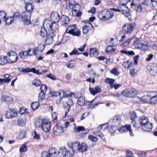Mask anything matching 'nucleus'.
<instances>
[{
  "mask_svg": "<svg viewBox=\"0 0 157 157\" xmlns=\"http://www.w3.org/2000/svg\"><path fill=\"white\" fill-rule=\"evenodd\" d=\"M17 114V112L13 109H10L7 111L6 115V117L8 119H10L15 117Z\"/></svg>",
  "mask_w": 157,
  "mask_h": 157,
  "instance_id": "nucleus-21",
  "label": "nucleus"
},
{
  "mask_svg": "<svg viewBox=\"0 0 157 157\" xmlns=\"http://www.w3.org/2000/svg\"><path fill=\"white\" fill-rule=\"evenodd\" d=\"M137 117L136 113L135 112H133L131 114L130 118L132 121V124L133 127L136 128L137 125L136 121H135Z\"/></svg>",
  "mask_w": 157,
  "mask_h": 157,
  "instance_id": "nucleus-25",
  "label": "nucleus"
},
{
  "mask_svg": "<svg viewBox=\"0 0 157 157\" xmlns=\"http://www.w3.org/2000/svg\"><path fill=\"white\" fill-rule=\"evenodd\" d=\"M115 80L112 78H107L105 79V82L106 83L109 84V86L111 87L112 86L113 84L114 83Z\"/></svg>",
  "mask_w": 157,
  "mask_h": 157,
  "instance_id": "nucleus-45",
  "label": "nucleus"
},
{
  "mask_svg": "<svg viewBox=\"0 0 157 157\" xmlns=\"http://www.w3.org/2000/svg\"><path fill=\"white\" fill-rule=\"evenodd\" d=\"M80 143L78 141L72 143L71 147L72 149L71 152H73L74 154L75 152L77 151H79V149H80Z\"/></svg>",
  "mask_w": 157,
  "mask_h": 157,
  "instance_id": "nucleus-24",
  "label": "nucleus"
},
{
  "mask_svg": "<svg viewBox=\"0 0 157 157\" xmlns=\"http://www.w3.org/2000/svg\"><path fill=\"white\" fill-rule=\"evenodd\" d=\"M13 18V20L16 18H18L19 20V19L21 18V15H19V13L18 12H15L14 13L12 17Z\"/></svg>",
  "mask_w": 157,
  "mask_h": 157,
  "instance_id": "nucleus-57",
  "label": "nucleus"
},
{
  "mask_svg": "<svg viewBox=\"0 0 157 157\" xmlns=\"http://www.w3.org/2000/svg\"><path fill=\"white\" fill-rule=\"evenodd\" d=\"M76 64L75 61L71 60L67 63L66 65L68 68H72L75 67Z\"/></svg>",
  "mask_w": 157,
  "mask_h": 157,
  "instance_id": "nucleus-40",
  "label": "nucleus"
},
{
  "mask_svg": "<svg viewBox=\"0 0 157 157\" xmlns=\"http://www.w3.org/2000/svg\"><path fill=\"white\" fill-rule=\"evenodd\" d=\"M79 151L81 152H85L87 150V146L86 144L83 143L81 145H80Z\"/></svg>",
  "mask_w": 157,
  "mask_h": 157,
  "instance_id": "nucleus-43",
  "label": "nucleus"
},
{
  "mask_svg": "<svg viewBox=\"0 0 157 157\" xmlns=\"http://www.w3.org/2000/svg\"><path fill=\"white\" fill-rule=\"evenodd\" d=\"M90 25L93 28V26L89 22L87 24L85 25L82 28V32L84 34H87L90 30Z\"/></svg>",
  "mask_w": 157,
  "mask_h": 157,
  "instance_id": "nucleus-29",
  "label": "nucleus"
},
{
  "mask_svg": "<svg viewBox=\"0 0 157 157\" xmlns=\"http://www.w3.org/2000/svg\"><path fill=\"white\" fill-rule=\"evenodd\" d=\"M64 93L65 91L63 90H59L58 92H50V94L52 96H57L58 95L61 96H62V94L63 95H64V96H65L64 95Z\"/></svg>",
  "mask_w": 157,
  "mask_h": 157,
  "instance_id": "nucleus-32",
  "label": "nucleus"
},
{
  "mask_svg": "<svg viewBox=\"0 0 157 157\" xmlns=\"http://www.w3.org/2000/svg\"><path fill=\"white\" fill-rule=\"evenodd\" d=\"M41 157H50V155L48 152L43 151L42 152Z\"/></svg>",
  "mask_w": 157,
  "mask_h": 157,
  "instance_id": "nucleus-64",
  "label": "nucleus"
},
{
  "mask_svg": "<svg viewBox=\"0 0 157 157\" xmlns=\"http://www.w3.org/2000/svg\"><path fill=\"white\" fill-rule=\"evenodd\" d=\"M32 49L30 48L28 49L27 51H22L19 53V56L20 57L23 59H26L29 56H32L33 53H30L32 51Z\"/></svg>",
  "mask_w": 157,
  "mask_h": 157,
  "instance_id": "nucleus-17",
  "label": "nucleus"
},
{
  "mask_svg": "<svg viewBox=\"0 0 157 157\" xmlns=\"http://www.w3.org/2000/svg\"><path fill=\"white\" fill-rule=\"evenodd\" d=\"M114 16L113 12L104 10L100 12L98 16V18L102 21H106L113 17Z\"/></svg>",
  "mask_w": 157,
  "mask_h": 157,
  "instance_id": "nucleus-2",
  "label": "nucleus"
},
{
  "mask_svg": "<svg viewBox=\"0 0 157 157\" xmlns=\"http://www.w3.org/2000/svg\"><path fill=\"white\" fill-rule=\"evenodd\" d=\"M8 63H13L17 60L18 56L16 53L13 52H9L7 53Z\"/></svg>",
  "mask_w": 157,
  "mask_h": 157,
  "instance_id": "nucleus-8",
  "label": "nucleus"
},
{
  "mask_svg": "<svg viewBox=\"0 0 157 157\" xmlns=\"http://www.w3.org/2000/svg\"><path fill=\"white\" fill-rule=\"evenodd\" d=\"M138 121L141 126V128L143 131L149 132L151 130L153 124L149 121L147 117L144 116H142L139 118Z\"/></svg>",
  "mask_w": 157,
  "mask_h": 157,
  "instance_id": "nucleus-1",
  "label": "nucleus"
},
{
  "mask_svg": "<svg viewBox=\"0 0 157 157\" xmlns=\"http://www.w3.org/2000/svg\"><path fill=\"white\" fill-rule=\"evenodd\" d=\"M30 72H32L35 74H36L37 75H41L42 73L39 72V70H37L35 68H30Z\"/></svg>",
  "mask_w": 157,
  "mask_h": 157,
  "instance_id": "nucleus-60",
  "label": "nucleus"
},
{
  "mask_svg": "<svg viewBox=\"0 0 157 157\" xmlns=\"http://www.w3.org/2000/svg\"><path fill=\"white\" fill-rule=\"evenodd\" d=\"M6 13L4 11H0V20L3 21L6 18Z\"/></svg>",
  "mask_w": 157,
  "mask_h": 157,
  "instance_id": "nucleus-54",
  "label": "nucleus"
},
{
  "mask_svg": "<svg viewBox=\"0 0 157 157\" xmlns=\"http://www.w3.org/2000/svg\"><path fill=\"white\" fill-rule=\"evenodd\" d=\"M71 106L68 105L66 103H65L63 104V107L65 109V115H67L68 113L69 112V110L71 108Z\"/></svg>",
  "mask_w": 157,
  "mask_h": 157,
  "instance_id": "nucleus-44",
  "label": "nucleus"
},
{
  "mask_svg": "<svg viewBox=\"0 0 157 157\" xmlns=\"http://www.w3.org/2000/svg\"><path fill=\"white\" fill-rule=\"evenodd\" d=\"M151 99L149 104L151 105H155L157 103V95H154L153 92H151Z\"/></svg>",
  "mask_w": 157,
  "mask_h": 157,
  "instance_id": "nucleus-28",
  "label": "nucleus"
},
{
  "mask_svg": "<svg viewBox=\"0 0 157 157\" xmlns=\"http://www.w3.org/2000/svg\"><path fill=\"white\" fill-rule=\"evenodd\" d=\"M44 28H46L47 30L49 31L51 29L54 31L57 29L58 26L57 24H54L51 20L46 19L45 20L43 24Z\"/></svg>",
  "mask_w": 157,
  "mask_h": 157,
  "instance_id": "nucleus-4",
  "label": "nucleus"
},
{
  "mask_svg": "<svg viewBox=\"0 0 157 157\" xmlns=\"http://www.w3.org/2000/svg\"><path fill=\"white\" fill-rule=\"evenodd\" d=\"M2 100L3 102H5L8 105L10 104L13 101V99L11 97L5 95L2 96Z\"/></svg>",
  "mask_w": 157,
  "mask_h": 157,
  "instance_id": "nucleus-26",
  "label": "nucleus"
},
{
  "mask_svg": "<svg viewBox=\"0 0 157 157\" xmlns=\"http://www.w3.org/2000/svg\"><path fill=\"white\" fill-rule=\"evenodd\" d=\"M55 36V32H54L50 33L48 34L46 38L45 39V42L46 44L50 45L52 44L53 41V37Z\"/></svg>",
  "mask_w": 157,
  "mask_h": 157,
  "instance_id": "nucleus-14",
  "label": "nucleus"
},
{
  "mask_svg": "<svg viewBox=\"0 0 157 157\" xmlns=\"http://www.w3.org/2000/svg\"><path fill=\"white\" fill-rule=\"evenodd\" d=\"M110 72L111 74L116 76H118L120 74L117 68L116 67L112 69L110 71Z\"/></svg>",
  "mask_w": 157,
  "mask_h": 157,
  "instance_id": "nucleus-50",
  "label": "nucleus"
},
{
  "mask_svg": "<svg viewBox=\"0 0 157 157\" xmlns=\"http://www.w3.org/2000/svg\"><path fill=\"white\" fill-rule=\"evenodd\" d=\"M76 25H69L66 30V33H69L75 36H80L81 31L77 29Z\"/></svg>",
  "mask_w": 157,
  "mask_h": 157,
  "instance_id": "nucleus-3",
  "label": "nucleus"
},
{
  "mask_svg": "<svg viewBox=\"0 0 157 157\" xmlns=\"http://www.w3.org/2000/svg\"><path fill=\"white\" fill-rule=\"evenodd\" d=\"M93 134L97 136H99L100 137H103V134L100 132L99 131H95L93 133Z\"/></svg>",
  "mask_w": 157,
  "mask_h": 157,
  "instance_id": "nucleus-62",
  "label": "nucleus"
},
{
  "mask_svg": "<svg viewBox=\"0 0 157 157\" xmlns=\"http://www.w3.org/2000/svg\"><path fill=\"white\" fill-rule=\"evenodd\" d=\"M108 127V124L106 123L98 126L97 128V129L98 130L103 131L107 129Z\"/></svg>",
  "mask_w": 157,
  "mask_h": 157,
  "instance_id": "nucleus-37",
  "label": "nucleus"
},
{
  "mask_svg": "<svg viewBox=\"0 0 157 157\" xmlns=\"http://www.w3.org/2000/svg\"><path fill=\"white\" fill-rule=\"evenodd\" d=\"M40 82L38 79H36L33 81L32 84L36 86H39L40 84Z\"/></svg>",
  "mask_w": 157,
  "mask_h": 157,
  "instance_id": "nucleus-59",
  "label": "nucleus"
},
{
  "mask_svg": "<svg viewBox=\"0 0 157 157\" xmlns=\"http://www.w3.org/2000/svg\"><path fill=\"white\" fill-rule=\"evenodd\" d=\"M51 19L54 24H57V22L60 19V16L57 12H54L51 14Z\"/></svg>",
  "mask_w": 157,
  "mask_h": 157,
  "instance_id": "nucleus-18",
  "label": "nucleus"
},
{
  "mask_svg": "<svg viewBox=\"0 0 157 157\" xmlns=\"http://www.w3.org/2000/svg\"><path fill=\"white\" fill-rule=\"evenodd\" d=\"M31 14L29 12L24 11L21 15V18L19 21H23L25 24L28 25L30 23V20Z\"/></svg>",
  "mask_w": 157,
  "mask_h": 157,
  "instance_id": "nucleus-5",
  "label": "nucleus"
},
{
  "mask_svg": "<svg viewBox=\"0 0 157 157\" xmlns=\"http://www.w3.org/2000/svg\"><path fill=\"white\" fill-rule=\"evenodd\" d=\"M85 130V128L83 126H78L75 129V132H79L81 131H84Z\"/></svg>",
  "mask_w": 157,
  "mask_h": 157,
  "instance_id": "nucleus-56",
  "label": "nucleus"
},
{
  "mask_svg": "<svg viewBox=\"0 0 157 157\" xmlns=\"http://www.w3.org/2000/svg\"><path fill=\"white\" fill-rule=\"evenodd\" d=\"M121 119L118 116H115L114 117L113 120V123L114 124L115 126H118L120 124Z\"/></svg>",
  "mask_w": 157,
  "mask_h": 157,
  "instance_id": "nucleus-34",
  "label": "nucleus"
},
{
  "mask_svg": "<svg viewBox=\"0 0 157 157\" xmlns=\"http://www.w3.org/2000/svg\"><path fill=\"white\" fill-rule=\"evenodd\" d=\"M4 22H5V25H9L12 23L13 21V20L12 17H8L4 19L3 20Z\"/></svg>",
  "mask_w": 157,
  "mask_h": 157,
  "instance_id": "nucleus-38",
  "label": "nucleus"
},
{
  "mask_svg": "<svg viewBox=\"0 0 157 157\" xmlns=\"http://www.w3.org/2000/svg\"><path fill=\"white\" fill-rule=\"evenodd\" d=\"M120 52L122 53H123L126 55H128L129 56L134 55L135 54L134 52L133 51H127L124 50H121Z\"/></svg>",
  "mask_w": 157,
  "mask_h": 157,
  "instance_id": "nucleus-46",
  "label": "nucleus"
},
{
  "mask_svg": "<svg viewBox=\"0 0 157 157\" xmlns=\"http://www.w3.org/2000/svg\"><path fill=\"white\" fill-rule=\"evenodd\" d=\"M150 48L152 49L157 51V42L151 41L148 43Z\"/></svg>",
  "mask_w": 157,
  "mask_h": 157,
  "instance_id": "nucleus-35",
  "label": "nucleus"
},
{
  "mask_svg": "<svg viewBox=\"0 0 157 157\" xmlns=\"http://www.w3.org/2000/svg\"><path fill=\"white\" fill-rule=\"evenodd\" d=\"M118 9L121 10V12H122L125 9H128V7L124 4L120 5L118 7Z\"/></svg>",
  "mask_w": 157,
  "mask_h": 157,
  "instance_id": "nucleus-52",
  "label": "nucleus"
},
{
  "mask_svg": "<svg viewBox=\"0 0 157 157\" xmlns=\"http://www.w3.org/2000/svg\"><path fill=\"white\" fill-rule=\"evenodd\" d=\"M45 98V93L40 92L38 96V101L40 102L41 101L44 99Z\"/></svg>",
  "mask_w": 157,
  "mask_h": 157,
  "instance_id": "nucleus-51",
  "label": "nucleus"
},
{
  "mask_svg": "<svg viewBox=\"0 0 157 157\" xmlns=\"http://www.w3.org/2000/svg\"><path fill=\"white\" fill-rule=\"evenodd\" d=\"M123 95L128 97H133L136 94L137 91L133 88L128 89L122 92Z\"/></svg>",
  "mask_w": 157,
  "mask_h": 157,
  "instance_id": "nucleus-7",
  "label": "nucleus"
},
{
  "mask_svg": "<svg viewBox=\"0 0 157 157\" xmlns=\"http://www.w3.org/2000/svg\"><path fill=\"white\" fill-rule=\"evenodd\" d=\"M134 28L133 25L132 24H127L124 25L122 28V31L124 33L130 34L133 30Z\"/></svg>",
  "mask_w": 157,
  "mask_h": 157,
  "instance_id": "nucleus-12",
  "label": "nucleus"
},
{
  "mask_svg": "<svg viewBox=\"0 0 157 157\" xmlns=\"http://www.w3.org/2000/svg\"><path fill=\"white\" fill-rule=\"evenodd\" d=\"M79 10H72V13L73 15L78 17H79L81 16L82 13L79 11Z\"/></svg>",
  "mask_w": 157,
  "mask_h": 157,
  "instance_id": "nucleus-48",
  "label": "nucleus"
},
{
  "mask_svg": "<svg viewBox=\"0 0 157 157\" xmlns=\"http://www.w3.org/2000/svg\"><path fill=\"white\" fill-rule=\"evenodd\" d=\"M26 135L25 131H21L19 135V138L21 139H23L24 138Z\"/></svg>",
  "mask_w": 157,
  "mask_h": 157,
  "instance_id": "nucleus-63",
  "label": "nucleus"
},
{
  "mask_svg": "<svg viewBox=\"0 0 157 157\" xmlns=\"http://www.w3.org/2000/svg\"><path fill=\"white\" fill-rule=\"evenodd\" d=\"M90 54L92 55H97L98 51L96 48H91L90 49Z\"/></svg>",
  "mask_w": 157,
  "mask_h": 157,
  "instance_id": "nucleus-47",
  "label": "nucleus"
},
{
  "mask_svg": "<svg viewBox=\"0 0 157 157\" xmlns=\"http://www.w3.org/2000/svg\"><path fill=\"white\" fill-rule=\"evenodd\" d=\"M63 128L62 126V124L59 123L53 128V133L55 135H60L63 132Z\"/></svg>",
  "mask_w": 157,
  "mask_h": 157,
  "instance_id": "nucleus-9",
  "label": "nucleus"
},
{
  "mask_svg": "<svg viewBox=\"0 0 157 157\" xmlns=\"http://www.w3.org/2000/svg\"><path fill=\"white\" fill-rule=\"evenodd\" d=\"M39 33L41 37L43 38L45 37L48 35L47 29L45 28L41 27Z\"/></svg>",
  "mask_w": 157,
  "mask_h": 157,
  "instance_id": "nucleus-33",
  "label": "nucleus"
},
{
  "mask_svg": "<svg viewBox=\"0 0 157 157\" xmlns=\"http://www.w3.org/2000/svg\"><path fill=\"white\" fill-rule=\"evenodd\" d=\"M47 89V87L46 85L42 84L41 85L40 87V90H41L40 92L45 93Z\"/></svg>",
  "mask_w": 157,
  "mask_h": 157,
  "instance_id": "nucleus-53",
  "label": "nucleus"
},
{
  "mask_svg": "<svg viewBox=\"0 0 157 157\" xmlns=\"http://www.w3.org/2000/svg\"><path fill=\"white\" fill-rule=\"evenodd\" d=\"M147 69L152 75L157 76V65L156 64H151L147 66Z\"/></svg>",
  "mask_w": 157,
  "mask_h": 157,
  "instance_id": "nucleus-10",
  "label": "nucleus"
},
{
  "mask_svg": "<svg viewBox=\"0 0 157 157\" xmlns=\"http://www.w3.org/2000/svg\"><path fill=\"white\" fill-rule=\"evenodd\" d=\"M60 20L62 22L61 25L65 26H66L68 25L70 22V19L69 17L65 15L61 16Z\"/></svg>",
  "mask_w": 157,
  "mask_h": 157,
  "instance_id": "nucleus-22",
  "label": "nucleus"
},
{
  "mask_svg": "<svg viewBox=\"0 0 157 157\" xmlns=\"http://www.w3.org/2000/svg\"><path fill=\"white\" fill-rule=\"evenodd\" d=\"M149 47L148 44H144L138 42V49L142 51H145L147 50L148 49Z\"/></svg>",
  "mask_w": 157,
  "mask_h": 157,
  "instance_id": "nucleus-31",
  "label": "nucleus"
},
{
  "mask_svg": "<svg viewBox=\"0 0 157 157\" xmlns=\"http://www.w3.org/2000/svg\"><path fill=\"white\" fill-rule=\"evenodd\" d=\"M25 9L26 10V12H29L31 14L34 9V6H33L31 2L25 4Z\"/></svg>",
  "mask_w": 157,
  "mask_h": 157,
  "instance_id": "nucleus-27",
  "label": "nucleus"
},
{
  "mask_svg": "<svg viewBox=\"0 0 157 157\" xmlns=\"http://www.w3.org/2000/svg\"><path fill=\"white\" fill-rule=\"evenodd\" d=\"M26 123V121L25 119L20 118L17 121L18 125L19 126H24Z\"/></svg>",
  "mask_w": 157,
  "mask_h": 157,
  "instance_id": "nucleus-36",
  "label": "nucleus"
},
{
  "mask_svg": "<svg viewBox=\"0 0 157 157\" xmlns=\"http://www.w3.org/2000/svg\"><path fill=\"white\" fill-rule=\"evenodd\" d=\"M8 56H2L0 57V64H3L7 63H8L7 61Z\"/></svg>",
  "mask_w": 157,
  "mask_h": 157,
  "instance_id": "nucleus-41",
  "label": "nucleus"
},
{
  "mask_svg": "<svg viewBox=\"0 0 157 157\" xmlns=\"http://www.w3.org/2000/svg\"><path fill=\"white\" fill-rule=\"evenodd\" d=\"M133 40V45L136 48H137V37H133L132 39L129 38L127 39L126 41L123 43L121 44V47H126L128 46L130 43L131 40Z\"/></svg>",
  "mask_w": 157,
  "mask_h": 157,
  "instance_id": "nucleus-11",
  "label": "nucleus"
},
{
  "mask_svg": "<svg viewBox=\"0 0 157 157\" xmlns=\"http://www.w3.org/2000/svg\"><path fill=\"white\" fill-rule=\"evenodd\" d=\"M88 138L91 141L94 142H96L97 141L98 138L94 136L89 135L88 136Z\"/></svg>",
  "mask_w": 157,
  "mask_h": 157,
  "instance_id": "nucleus-55",
  "label": "nucleus"
},
{
  "mask_svg": "<svg viewBox=\"0 0 157 157\" xmlns=\"http://www.w3.org/2000/svg\"><path fill=\"white\" fill-rule=\"evenodd\" d=\"M60 124H62V126L63 127V128H67L68 125L70 124V123L69 122H64L63 121H61V122L59 123Z\"/></svg>",
  "mask_w": 157,
  "mask_h": 157,
  "instance_id": "nucleus-61",
  "label": "nucleus"
},
{
  "mask_svg": "<svg viewBox=\"0 0 157 157\" xmlns=\"http://www.w3.org/2000/svg\"><path fill=\"white\" fill-rule=\"evenodd\" d=\"M50 157H56L59 154V151L55 148H50L48 152Z\"/></svg>",
  "mask_w": 157,
  "mask_h": 157,
  "instance_id": "nucleus-23",
  "label": "nucleus"
},
{
  "mask_svg": "<svg viewBox=\"0 0 157 157\" xmlns=\"http://www.w3.org/2000/svg\"><path fill=\"white\" fill-rule=\"evenodd\" d=\"M28 147L25 144H23L20 148V151L21 153H22L26 151L27 150Z\"/></svg>",
  "mask_w": 157,
  "mask_h": 157,
  "instance_id": "nucleus-49",
  "label": "nucleus"
},
{
  "mask_svg": "<svg viewBox=\"0 0 157 157\" xmlns=\"http://www.w3.org/2000/svg\"><path fill=\"white\" fill-rule=\"evenodd\" d=\"M85 102L86 100L84 98L83 96H81L78 98L77 103L79 105L82 106L85 104Z\"/></svg>",
  "mask_w": 157,
  "mask_h": 157,
  "instance_id": "nucleus-39",
  "label": "nucleus"
},
{
  "mask_svg": "<svg viewBox=\"0 0 157 157\" xmlns=\"http://www.w3.org/2000/svg\"><path fill=\"white\" fill-rule=\"evenodd\" d=\"M89 90L90 93L93 95H95L101 91V88L99 86H95L94 87H89Z\"/></svg>",
  "mask_w": 157,
  "mask_h": 157,
  "instance_id": "nucleus-19",
  "label": "nucleus"
},
{
  "mask_svg": "<svg viewBox=\"0 0 157 157\" xmlns=\"http://www.w3.org/2000/svg\"><path fill=\"white\" fill-rule=\"evenodd\" d=\"M118 131L121 133H124L129 131L130 133V135L132 136L133 133L131 129L130 124L126 125L121 128H119Z\"/></svg>",
  "mask_w": 157,
  "mask_h": 157,
  "instance_id": "nucleus-20",
  "label": "nucleus"
},
{
  "mask_svg": "<svg viewBox=\"0 0 157 157\" xmlns=\"http://www.w3.org/2000/svg\"><path fill=\"white\" fill-rule=\"evenodd\" d=\"M39 103L38 102H32L31 104V109L34 110L39 107Z\"/></svg>",
  "mask_w": 157,
  "mask_h": 157,
  "instance_id": "nucleus-42",
  "label": "nucleus"
},
{
  "mask_svg": "<svg viewBox=\"0 0 157 157\" xmlns=\"http://www.w3.org/2000/svg\"><path fill=\"white\" fill-rule=\"evenodd\" d=\"M51 124L48 122L47 120H44V123L41 127L42 130L45 132H48L50 130Z\"/></svg>",
  "mask_w": 157,
  "mask_h": 157,
  "instance_id": "nucleus-16",
  "label": "nucleus"
},
{
  "mask_svg": "<svg viewBox=\"0 0 157 157\" xmlns=\"http://www.w3.org/2000/svg\"><path fill=\"white\" fill-rule=\"evenodd\" d=\"M45 48V45L43 44H39L37 47H35L33 49V53L34 56L36 55L37 52L40 53V54L43 52Z\"/></svg>",
  "mask_w": 157,
  "mask_h": 157,
  "instance_id": "nucleus-13",
  "label": "nucleus"
},
{
  "mask_svg": "<svg viewBox=\"0 0 157 157\" xmlns=\"http://www.w3.org/2000/svg\"><path fill=\"white\" fill-rule=\"evenodd\" d=\"M81 9V5L78 4H76L73 6L72 10H75L78 11L80 10Z\"/></svg>",
  "mask_w": 157,
  "mask_h": 157,
  "instance_id": "nucleus-58",
  "label": "nucleus"
},
{
  "mask_svg": "<svg viewBox=\"0 0 157 157\" xmlns=\"http://www.w3.org/2000/svg\"><path fill=\"white\" fill-rule=\"evenodd\" d=\"M44 120H45V119L43 118H42V119L39 118L36 119L35 122V126L36 127H41L42 124L44 121Z\"/></svg>",
  "mask_w": 157,
  "mask_h": 157,
  "instance_id": "nucleus-30",
  "label": "nucleus"
},
{
  "mask_svg": "<svg viewBox=\"0 0 157 157\" xmlns=\"http://www.w3.org/2000/svg\"><path fill=\"white\" fill-rule=\"evenodd\" d=\"M59 154L60 157H72L73 155V152H70L67 148L64 147L60 148Z\"/></svg>",
  "mask_w": 157,
  "mask_h": 157,
  "instance_id": "nucleus-6",
  "label": "nucleus"
},
{
  "mask_svg": "<svg viewBox=\"0 0 157 157\" xmlns=\"http://www.w3.org/2000/svg\"><path fill=\"white\" fill-rule=\"evenodd\" d=\"M151 96V92H148L146 95L143 96L141 98L138 97V98L140 101L143 103H149Z\"/></svg>",
  "mask_w": 157,
  "mask_h": 157,
  "instance_id": "nucleus-15",
  "label": "nucleus"
}]
</instances>
